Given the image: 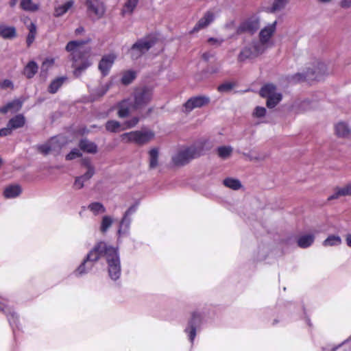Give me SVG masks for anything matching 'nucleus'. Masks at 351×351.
Masks as SVG:
<instances>
[{
	"label": "nucleus",
	"mask_w": 351,
	"mask_h": 351,
	"mask_svg": "<svg viewBox=\"0 0 351 351\" xmlns=\"http://www.w3.org/2000/svg\"><path fill=\"white\" fill-rule=\"evenodd\" d=\"M309 104H310V102L308 100L303 101L301 104L302 110L304 111V110H307L310 109L311 108L310 107H307V106H309Z\"/></svg>",
	"instance_id": "nucleus-57"
},
{
	"label": "nucleus",
	"mask_w": 351,
	"mask_h": 351,
	"mask_svg": "<svg viewBox=\"0 0 351 351\" xmlns=\"http://www.w3.org/2000/svg\"><path fill=\"white\" fill-rule=\"evenodd\" d=\"M346 243H347L348 246L351 247V234H348L346 236Z\"/></svg>",
	"instance_id": "nucleus-61"
},
{
	"label": "nucleus",
	"mask_w": 351,
	"mask_h": 351,
	"mask_svg": "<svg viewBox=\"0 0 351 351\" xmlns=\"http://www.w3.org/2000/svg\"><path fill=\"white\" fill-rule=\"evenodd\" d=\"M93 176V173L86 172L83 175L76 177L73 183V187L75 189H82L84 186V183L89 180Z\"/></svg>",
	"instance_id": "nucleus-25"
},
{
	"label": "nucleus",
	"mask_w": 351,
	"mask_h": 351,
	"mask_svg": "<svg viewBox=\"0 0 351 351\" xmlns=\"http://www.w3.org/2000/svg\"><path fill=\"white\" fill-rule=\"evenodd\" d=\"M219 69H220L219 67H213V66H212V67L208 68V71L210 73H212V74L213 73H216L219 72Z\"/></svg>",
	"instance_id": "nucleus-60"
},
{
	"label": "nucleus",
	"mask_w": 351,
	"mask_h": 351,
	"mask_svg": "<svg viewBox=\"0 0 351 351\" xmlns=\"http://www.w3.org/2000/svg\"><path fill=\"white\" fill-rule=\"evenodd\" d=\"M210 54L209 53H204L202 54V58H203L204 60H206V61L208 60H209V58H210Z\"/></svg>",
	"instance_id": "nucleus-62"
},
{
	"label": "nucleus",
	"mask_w": 351,
	"mask_h": 351,
	"mask_svg": "<svg viewBox=\"0 0 351 351\" xmlns=\"http://www.w3.org/2000/svg\"><path fill=\"white\" fill-rule=\"evenodd\" d=\"M202 324V316L200 313L193 312L191 318L189 320L187 326L184 329L185 333L187 334L189 340L193 344L197 329Z\"/></svg>",
	"instance_id": "nucleus-11"
},
{
	"label": "nucleus",
	"mask_w": 351,
	"mask_h": 351,
	"mask_svg": "<svg viewBox=\"0 0 351 351\" xmlns=\"http://www.w3.org/2000/svg\"><path fill=\"white\" fill-rule=\"evenodd\" d=\"M54 62L53 59H47L43 63V67L51 66Z\"/></svg>",
	"instance_id": "nucleus-59"
},
{
	"label": "nucleus",
	"mask_w": 351,
	"mask_h": 351,
	"mask_svg": "<svg viewBox=\"0 0 351 351\" xmlns=\"http://www.w3.org/2000/svg\"><path fill=\"white\" fill-rule=\"evenodd\" d=\"M326 66L324 63H319L316 70L312 73L307 71L305 74L298 73L291 77L290 82H298L306 79L319 80L322 75L326 73Z\"/></svg>",
	"instance_id": "nucleus-8"
},
{
	"label": "nucleus",
	"mask_w": 351,
	"mask_h": 351,
	"mask_svg": "<svg viewBox=\"0 0 351 351\" xmlns=\"http://www.w3.org/2000/svg\"><path fill=\"white\" fill-rule=\"evenodd\" d=\"M200 151L195 147H186L178 151L173 157L174 165L182 166L187 164L191 160L199 156Z\"/></svg>",
	"instance_id": "nucleus-6"
},
{
	"label": "nucleus",
	"mask_w": 351,
	"mask_h": 351,
	"mask_svg": "<svg viewBox=\"0 0 351 351\" xmlns=\"http://www.w3.org/2000/svg\"><path fill=\"white\" fill-rule=\"evenodd\" d=\"M232 147L230 146H221L217 148V154L222 159L228 158L232 152Z\"/></svg>",
	"instance_id": "nucleus-40"
},
{
	"label": "nucleus",
	"mask_w": 351,
	"mask_h": 351,
	"mask_svg": "<svg viewBox=\"0 0 351 351\" xmlns=\"http://www.w3.org/2000/svg\"><path fill=\"white\" fill-rule=\"evenodd\" d=\"M152 98V90L147 87L135 90L133 99H127L118 104V116L120 118L128 117L130 112L145 108Z\"/></svg>",
	"instance_id": "nucleus-2"
},
{
	"label": "nucleus",
	"mask_w": 351,
	"mask_h": 351,
	"mask_svg": "<svg viewBox=\"0 0 351 351\" xmlns=\"http://www.w3.org/2000/svg\"><path fill=\"white\" fill-rule=\"evenodd\" d=\"M0 36L5 39H12L16 37V28L13 26L0 25Z\"/></svg>",
	"instance_id": "nucleus-22"
},
{
	"label": "nucleus",
	"mask_w": 351,
	"mask_h": 351,
	"mask_svg": "<svg viewBox=\"0 0 351 351\" xmlns=\"http://www.w3.org/2000/svg\"><path fill=\"white\" fill-rule=\"evenodd\" d=\"M89 40H72L67 43L66 50L71 53V58L75 63L89 53L90 48L85 47Z\"/></svg>",
	"instance_id": "nucleus-5"
},
{
	"label": "nucleus",
	"mask_w": 351,
	"mask_h": 351,
	"mask_svg": "<svg viewBox=\"0 0 351 351\" xmlns=\"http://www.w3.org/2000/svg\"><path fill=\"white\" fill-rule=\"evenodd\" d=\"M340 5L343 8H349L351 7V0H341Z\"/></svg>",
	"instance_id": "nucleus-54"
},
{
	"label": "nucleus",
	"mask_w": 351,
	"mask_h": 351,
	"mask_svg": "<svg viewBox=\"0 0 351 351\" xmlns=\"http://www.w3.org/2000/svg\"><path fill=\"white\" fill-rule=\"evenodd\" d=\"M37 149L41 154L46 156L53 152L58 154L61 149V146L57 140L53 138L47 143L38 145Z\"/></svg>",
	"instance_id": "nucleus-15"
},
{
	"label": "nucleus",
	"mask_w": 351,
	"mask_h": 351,
	"mask_svg": "<svg viewBox=\"0 0 351 351\" xmlns=\"http://www.w3.org/2000/svg\"><path fill=\"white\" fill-rule=\"evenodd\" d=\"M35 35L28 34V36L27 37V44L28 46H29L34 40Z\"/></svg>",
	"instance_id": "nucleus-58"
},
{
	"label": "nucleus",
	"mask_w": 351,
	"mask_h": 351,
	"mask_svg": "<svg viewBox=\"0 0 351 351\" xmlns=\"http://www.w3.org/2000/svg\"><path fill=\"white\" fill-rule=\"evenodd\" d=\"M29 34H33V35L36 36V25L34 23H30V25L29 26Z\"/></svg>",
	"instance_id": "nucleus-56"
},
{
	"label": "nucleus",
	"mask_w": 351,
	"mask_h": 351,
	"mask_svg": "<svg viewBox=\"0 0 351 351\" xmlns=\"http://www.w3.org/2000/svg\"><path fill=\"white\" fill-rule=\"evenodd\" d=\"M132 222L131 217L123 216L118 229L117 233L119 237L124 234H128L130 228V223Z\"/></svg>",
	"instance_id": "nucleus-21"
},
{
	"label": "nucleus",
	"mask_w": 351,
	"mask_h": 351,
	"mask_svg": "<svg viewBox=\"0 0 351 351\" xmlns=\"http://www.w3.org/2000/svg\"><path fill=\"white\" fill-rule=\"evenodd\" d=\"M82 153L80 149L74 148L66 156V160H72L73 159H75L77 158H80L82 156Z\"/></svg>",
	"instance_id": "nucleus-44"
},
{
	"label": "nucleus",
	"mask_w": 351,
	"mask_h": 351,
	"mask_svg": "<svg viewBox=\"0 0 351 351\" xmlns=\"http://www.w3.org/2000/svg\"><path fill=\"white\" fill-rule=\"evenodd\" d=\"M67 80L66 77H60L53 80L48 87V91L50 93H56Z\"/></svg>",
	"instance_id": "nucleus-29"
},
{
	"label": "nucleus",
	"mask_w": 351,
	"mask_h": 351,
	"mask_svg": "<svg viewBox=\"0 0 351 351\" xmlns=\"http://www.w3.org/2000/svg\"><path fill=\"white\" fill-rule=\"evenodd\" d=\"M84 28H83L82 27H77V28L75 29V34H81L82 32H84Z\"/></svg>",
	"instance_id": "nucleus-63"
},
{
	"label": "nucleus",
	"mask_w": 351,
	"mask_h": 351,
	"mask_svg": "<svg viewBox=\"0 0 351 351\" xmlns=\"http://www.w3.org/2000/svg\"><path fill=\"white\" fill-rule=\"evenodd\" d=\"M74 1L69 0L62 5H59L55 7L53 15L56 17H60L66 14L70 9L73 8Z\"/></svg>",
	"instance_id": "nucleus-20"
},
{
	"label": "nucleus",
	"mask_w": 351,
	"mask_h": 351,
	"mask_svg": "<svg viewBox=\"0 0 351 351\" xmlns=\"http://www.w3.org/2000/svg\"><path fill=\"white\" fill-rule=\"evenodd\" d=\"M155 136V133L147 128H142L141 130L126 132L121 136L122 141L125 143H134L143 145L148 143Z\"/></svg>",
	"instance_id": "nucleus-3"
},
{
	"label": "nucleus",
	"mask_w": 351,
	"mask_h": 351,
	"mask_svg": "<svg viewBox=\"0 0 351 351\" xmlns=\"http://www.w3.org/2000/svg\"><path fill=\"white\" fill-rule=\"evenodd\" d=\"M7 317L10 326L13 328L17 326L18 317L14 312L9 311Z\"/></svg>",
	"instance_id": "nucleus-47"
},
{
	"label": "nucleus",
	"mask_w": 351,
	"mask_h": 351,
	"mask_svg": "<svg viewBox=\"0 0 351 351\" xmlns=\"http://www.w3.org/2000/svg\"><path fill=\"white\" fill-rule=\"evenodd\" d=\"M266 109L264 107L257 106L254 112H253V117L256 118H261L263 117L266 114Z\"/></svg>",
	"instance_id": "nucleus-48"
},
{
	"label": "nucleus",
	"mask_w": 351,
	"mask_h": 351,
	"mask_svg": "<svg viewBox=\"0 0 351 351\" xmlns=\"http://www.w3.org/2000/svg\"><path fill=\"white\" fill-rule=\"evenodd\" d=\"M0 86L2 88H13V84L10 80H4L3 81H0Z\"/></svg>",
	"instance_id": "nucleus-52"
},
{
	"label": "nucleus",
	"mask_w": 351,
	"mask_h": 351,
	"mask_svg": "<svg viewBox=\"0 0 351 351\" xmlns=\"http://www.w3.org/2000/svg\"><path fill=\"white\" fill-rule=\"evenodd\" d=\"M335 132L339 138H348L351 136V128L344 121H339L335 124Z\"/></svg>",
	"instance_id": "nucleus-17"
},
{
	"label": "nucleus",
	"mask_w": 351,
	"mask_h": 351,
	"mask_svg": "<svg viewBox=\"0 0 351 351\" xmlns=\"http://www.w3.org/2000/svg\"><path fill=\"white\" fill-rule=\"evenodd\" d=\"M21 193V188L19 185H10L6 187L3 194L6 198H14L19 196Z\"/></svg>",
	"instance_id": "nucleus-26"
},
{
	"label": "nucleus",
	"mask_w": 351,
	"mask_h": 351,
	"mask_svg": "<svg viewBox=\"0 0 351 351\" xmlns=\"http://www.w3.org/2000/svg\"><path fill=\"white\" fill-rule=\"evenodd\" d=\"M215 18L216 14L213 10L206 11L202 17L199 19L190 33L193 34L206 28L215 21Z\"/></svg>",
	"instance_id": "nucleus-13"
},
{
	"label": "nucleus",
	"mask_w": 351,
	"mask_h": 351,
	"mask_svg": "<svg viewBox=\"0 0 351 351\" xmlns=\"http://www.w3.org/2000/svg\"><path fill=\"white\" fill-rule=\"evenodd\" d=\"M156 43L153 36H147L138 40L131 47L129 53L132 60H137L145 54Z\"/></svg>",
	"instance_id": "nucleus-4"
},
{
	"label": "nucleus",
	"mask_w": 351,
	"mask_h": 351,
	"mask_svg": "<svg viewBox=\"0 0 351 351\" xmlns=\"http://www.w3.org/2000/svg\"><path fill=\"white\" fill-rule=\"evenodd\" d=\"M137 208H138V204H134L132 206H131L124 213L123 215L126 216V217H130L131 215H132L134 213H136V211L137 210Z\"/></svg>",
	"instance_id": "nucleus-51"
},
{
	"label": "nucleus",
	"mask_w": 351,
	"mask_h": 351,
	"mask_svg": "<svg viewBox=\"0 0 351 351\" xmlns=\"http://www.w3.org/2000/svg\"><path fill=\"white\" fill-rule=\"evenodd\" d=\"M102 257H104L107 262L110 278L113 280L119 279L121 274V268L118 249L108 245L103 241L97 243L88 253L74 271V275L80 277L88 274L93 269L94 264Z\"/></svg>",
	"instance_id": "nucleus-1"
},
{
	"label": "nucleus",
	"mask_w": 351,
	"mask_h": 351,
	"mask_svg": "<svg viewBox=\"0 0 351 351\" xmlns=\"http://www.w3.org/2000/svg\"><path fill=\"white\" fill-rule=\"evenodd\" d=\"M289 0H274L271 6L267 8L269 13H275L283 10Z\"/></svg>",
	"instance_id": "nucleus-27"
},
{
	"label": "nucleus",
	"mask_w": 351,
	"mask_h": 351,
	"mask_svg": "<svg viewBox=\"0 0 351 351\" xmlns=\"http://www.w3.org/2000/svg\"><path fill=\"white\" fill-rule=\"evenodd\" d=\"M223 184L231 189L238 190L241 187V183L238 179L227 178L223 181Z\"/></svg>",
	"instance_id": "nucleus-37"
},
{
	"label": "nucleus",
	"mask_w": 351,
	"mask_h": 351,
	"mask_svg": "<svg viewBox=\"0 0 351 351\" xmlns=\"http://www.w3.org/2000/svg\"><path fill=\"white\" fill-rule=\"evenodd\" d=\"M8 104H12L10 106V108L14 111H18L22 106V102L19 99L14 100Z\"/></svg>",
	"instance_id": "nucleus-50"
},
{
	"label": "nucleus",
	"mask_w": 351,
	"mask_h": 351,
	"mask_svg": "<svg viewBox=\"0 0 351 351\" xmlns=\"http://www.w3.org/2000/svg\"><path fill=\"white\" fill-rule=\"evenodd\" d=\"M25 123V117L23 114H17L9 120L8 125L12 130H16L22 128Z\"/></svg>",
	"instance_id": "nucleus-23"
},
{
	"label": "nucleus",
	"mask_w": 351,
	"mask_h": 351,
	"mask_svg": "<svg viewBox=\"0 0 351 351\" xmlns=\"http://www.w3.org/2000/svg\"><path fill=\"white\" fill-rule=\"evenodd\" d=\"M12 104H7L5 106L1 107L0 108V112L1 113H3V114H5L7 113L8 112H9L10 110H11V108H10V106L12 105Z\"/></svg>",
	"instance_id": "nucleus-55"
},
{
	"label": "nucleus",
	"mask_w": 351,
	"mask_h": 351,
	"mask_svg": "<svg viewBox=\"0 0 351 351\" xmlns=\"http://www.w3.org/2000/svg\"><path fill=\"white\" fill-rule=\"evenodd\" d=\"M17 1H18V0H11V1H10V6H11V7H14V6L16 4Z\"/></svg>",
	"instance_id": "nucleus-64"
},
{
	"label": "nucleus",
	"mask_w": 351,
	"mask_h": 351,
	"mask_svg": "<svg viewBox=\"0 0 351 351\" xmlns=\"http://www.w3.org/2000/svg\"><path fill=\"white\" fill-rule=\"evenodd\" d=\"M136 77V72L134 71H127L123 73L121 82L125 85L130 84Z\"/></svg>",
	"instance_id": "nucleus-41"
},
{
	"label": "nucleus",
	"mask_w": 351,
	"mask_h": 351,
	"mask_svg": "<svg viewBox=\"0 0 351 351\" xmlns=\"http://www.w3.org/2000/svg\"><path fill=\"white\" fill-rule=\"evenodd\" d=\"M115 59L116 56L114 54H108L103 56L99 63V69L103 75L108 74Z\"/></svg>",
	"instance_id": "nucleus-16"
},
{
	"label": "nucleus",
	"mask_w": 351,
	"mask_h": 351,
	"mask_svg": "<svg viewBox=\"0 0 351 351\" xmlns=\"http://www.w3.org/2000/svg\"><path fill=\"white\" fill-rule=\"evenodd\" d=\"M259 27V19L256 17H253L248 19L247 20L241 23L237 27V32L238 34H242L245 32L254 34L258 29Z\"/></svg>",
	"instance_id": "nucleus-14"
},
{
	"label": "nucleus",
	"mask_w": 351,
	"mask_h": 351,
	"mask_svg": "<svg viewBox=\"0 0 351 351\" xmlns=\"http://www.w3.org/2000/svg\"><path fill=\"white\" fill-rule=\"evenodd\" d=\"M282 99V95L276 93L267 98V106L269 108H274Z\"/></svg>",
	"instance_id": "nucleus-39"
},
{
	"label": "nucleus",
	"mask_w": 351,
	"mask_h": 351,
	"mask_svg": "<svg viewBox=\"0 0 351 351\" xmlns=\"http://www.w3.org/2000/svg\"><path fill=\"white\" fill-rule=\"evenodd\" d=\"M159 150L156 147L152 148L149 152V168L155 169L158 165Z\"/></svg>",
	"instance_id": "nucleus-28"
},
{
	"label": "nucleus",
	"mask_w": 351,
	"mask_h": 351,
	"mask_svg": "<svg viewBox=\"0 0 351 351\" xmlns=\"http://www.w3.org/2000/svg\"><path fill=\"white\" fill-rule=\"evenodd\" d=\"M38 64L34 61H30L24 68L23 73L27 78H32L37 73Z\"/></svg>",
	"instance_id": "nucleus-30"
},
{
	"label": "nucleus",
	"mask_w": 351,
	"mask_h": 351,
	"mask_svg": "<svg viewBox=\"0 0 351 351\" xmlns=\"http://www.w3.org/2000/svg\"><path fill=\"white\" fill-rule=\"evenodd\" d=\"M82 166L84 167L87 170L86 172H88L90 173L95 174V167L91 162V160L89 158H84L82 159L81 161Z\"/></svg>",
	"instance_id": "nucleus-43"
},
{
	"label": "nucleus",
	"mask_w": 351,
	"mask_h": 351,
	"mask_svg": "<svg viewBox=\"0 0 351 351\" xmlns=\"http://www.w3.org/2000/svg\"><path fill=\"white\" fill-rule=\"evenodd\" d=\"M138 1L139 0H128L121 10L122 14L125 15L132 14Z\"/></svg>",
	"instance_id": "nucleus-36"
},
{
	"label": "nucleus",
	"mask_w": 351,
	"mask_h": 351,
	"mask_svg": "<svg viewBox=\"0 0 351 351\" xmlns=\"http://www.w3.org/2000/svg\"><path fill=\"white\" fill-rule=\"evenodd\" d=\"M114 219L111 216L105 215L102 217L101 226H100V231L102 233H105L108 231V230L110 228L112 224L113 223Z\"/></svg>",
	"instance_id": "nucleus-38"
},
{
	"label": "nucleus",
	"mask_w": 351,
	"mask_h": 351,
	"mask_svg": "<svg viewBox=\"0 0 351 351\" xmlns=\"http://www.w3.org/2000/svg\"><path fill=\"white\" fill-rule=\"evenodd\" d=\"M90 65V62L87 60H84L79 66L73 64V66L75 67L74 75L79 76L82 72L86 69Z\"/></svg>",
	"instance_id": "nucleus-42"
},
{
	"label": "nucleus",
	"mask_w": 351,
	"mask_h": 351,
	"mask_svg": "<svg viewBox=\"0 0 351 351\" xmlns=\"http://www.w3.org/2000/svg\"><path fill=\"white\" fill-rule=\"evenodd\" d=\"M208 42L210 44H211V45H217V46H219L223 42V39H222V38H210L208 40Z\"/></svg>",
	"instance_id": "nucleus-53"
},
{
	"label": "nucleus",
	"mask_w": 351,
	"mask_h": 351,
	"mask_svg": "<svg viewBox=\"0 0 351 351\" xmlns=\"http://www.w3.org/2000/svg\"><path fill=\"white\" fill-rule=\"evenodd\" d=\"M79 147H80V150H82L84 152H86V153L95 154L97 152V145L95 143H93L86 138L82 139L80 141Z\"/></svg>",
	"instance_id": "nucleus-19"
},
{
	"label": "nucleus",
	"mask_w": 351,
	"mask_h": 351,
	"mask_svg": "<svg viewBox=\"0 0 351 351\" xmlns=\"http://www.w3.org/2000/svg\"><path fill=\"white\" fill-rule=\"evenodd\" d=\"M88 208L91 211L93 215H97L99 214L104 213L106 210L104 206L100 202H93L90 204Z\"/></svg>",
	"instance_id": "nucleus-34"
},
{
	"label": "nucleus",
	"mask_w": 351,
	"mask_h": 351,
	"mask_svg": "<svg viewBox=\"0 0 351 351\" xmlns=\"http://www.w3.org/2000/svg\"><path fill=\"white\" fill-rule=\"evenodd\" d=\"M123 124L114 120L108 121L106 123V129L110 132H118L122 131Z\"/></svg>",
	"instance_id": "nucleus-33"
},
{
	"label": "nucleus",
	"mask_w": 351,
	"mask_h": 351,
	"mask_svg": "<svg viewBox=\"0 0 351 351\" xmlns=\"http://www.w3.org/2000/svg\"><path fill=\"white\" fill-rule=\"evenodd\" d=\"M257 46L258 44L255 41H253L250 45L244 47L238 56V61L245 62L247 60L255 58L263 53L265 52L263 48L260 49L256 47Z\"/></svg>",
	"instance_id": "nucleus-9"
},
{
	"label": "nucleus",
	"mask_w": 351,
	"mask_h": 351,
	"mask_svg": "<svg viewBox=\"0 0 351 351\" xmlns=\"http://www.w3.org/2000/svg\"><path fill=\"white\" fill-rule=\"evenodd\" d=\"M20 5L23 10L29 12H36L39 8L38 5L33 3L32 0H21Z\"/></svg>",
	"instance_id": "nucleus-35"
},
{
	"label": "nucleus",
	"mask_w": 351,
	"mask_h": 351,
	"mask_svg": "<svg viewBox=\"0 0 351 351\" xmlns=\"http://www.w3.org/2000/svg\"><path fill=\"white\" fill-rule=\"evenodd\" d=\"M234 86V84L232 82H225L219 85L217 88L219 92L224 93L230 91Z\"/></svg>",
	"instance_id": "nucleus-46"
},
{
	"label": "nucleus",
	"mask_w": 351,
	"mask_h": 351,
	"mask_svg": "<svg viewBox=\"0 0 351 351\" xmlns=\"http://www.w3.org/2000/svg\"><path fill=\"white\" fill-rule=\"evenodd\" d=\"M139 121V119L138 117H133L130 120L126 121L123 123L122 130H127L132 128H134L137 125Z\"/></svg>",
	"instance_id": "nucleus-45"
},
{
	"label": "nucleus",
	"mask_w": 351,
	"mask_h": 351,
	"mask_svg": "<svg viewBox=\"0 0 351 351\" xmlns=\"http://www.w3.org/2000/svg\"><path fill=\"white\" fill-rule=\"evenodd\" d=\"M315 237L313 234H304L298 237L297 240L298 245L301 248H307L314 242Z\"/></svg>",
	"instance_id": "nucleus-24"
},
{
	"label": "nucleus",
	"mask_w": 351,
	"mask_h": 351,
	"mask_svg": "<svg viewBox=\"0 0 351 351\" xmlns=\"http://www.w3.org/2000/svg\"><path fill=\"white\" fill-rule=\"evenodd\" d=\"M85 5L87 8L88 14L94 19H99L105 14V5L99 0H86Z\"/></svg>",
	"instance_id": "nucleus-10"
},
{
	"label": "nucleus",
	"mask_w": 351,
	"mask_h": 351,
	"mask_svg": "<svg viewBox=\"0 0 351 351\" xmlns=\"http://www.w3.org/2000/svg\"><path fill=\"white\" fill-rule=\"evenodd\" d=\"M276 93V87L272 84H265L260 90V95L265 98L272 96Z\"/></svg>",
	"instance_id": "nucleus-31"
},
{
	"label": "nucleus",
	"mask_w": 351,
	"mask_h": 351,
	"mask_svg": "<svg viewBox=\"0 0 351 351\" xmlns=\"http://www.w3.org/2000/svg\"><path fill=\"white\" fill-rule=\"evenodd\" d=\"M210 102V99L206 96H196L189 99L183 105L184 112L189 113L195 108H202Z\"/></svg>",
	"instance_id": "nucleus-12"
},
{
	"label": "nucleus",
	"mask_w": 351,
	"mask_h": 351,
	"mask_svg": "<svg viewBox=\"0 0 351 351\" xmlns=\"http://www.w3.org/2000/svg\"><path fill=\"white\" fill-rule=\"evenodd\" d=\"M345 196H351V181L342 187H336L334 193L328 197V199L332 200Z\"/></svg>",
	"instance_id": "nucleus-18"
},
{
	"label": "nucleus",
	"mask_w": 351,
	"mask_h": 351,
	"mask_svg": "<svg viewBox=\"0 0 351 351\" xmlns=\"http://www.w3.org/2000/svg\"><path fill=\"white\" fill-rule=\"evenodd\" d=\"M12 130H13L7 124V126L5 128H1L0 130V136L4 137L11 135L12 133Z\"/></svg>",
	"instance_id": "nucleus-49"
},
{
	"label": "nucleus",
	"mask_w": 351,
	"mask_h": 351,
	"mask_svg": "<svg viewBox=\"0 0 351 351\" xmlns=\"http://www.w3.org/2000/svg\"><path fill=\"white\" fill-rule=\"evenodd\" d=\"M277 21H275L271 24L267 25L263 28L259 33V40L255 41L258 49L263 48L265 50L269 47V40L276 29Z\"/></svg>",
	"instance_id": "nucleus-7"
},
{
	"label": "nucleus",
	"mask_w": 351,
	"mask_h": 351,
	"mask_svg": "<svg viewBox=\"0 0 351 351\" xmlns=\"http://www.w3.org/2000/svg\"><path fill=\"white\" fill-rule=\"evenodd\" d=\"M341 243V239L337 235L328 236L322 243L324 247L338 246Z\"/></svg>",
	"instance_id": "nucleus-32"
}]
</instances>
